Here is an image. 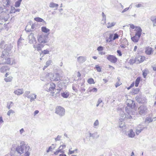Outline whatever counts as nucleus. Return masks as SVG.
I'll return each mask as SVG.
<instances>
[{
    "instance_id": "nucleus-15",
    "label": "nucleus",
    "mask_w": 156,
    "mask_h": 156,
    "mask_svg": "<svg viewBox=\"0 0 156 156\" xmlns=\"http://www.w3.org/2000/svg\"><path fill=\"white\" fill-rule=\"evenodd\" d=\"M153 51L152 50V48L150 47H147L145 49V52L146 54L147 55H150L152 54L153 52Z\"/></svg>"
},
{
    "instance_id": "nucleus-19",
    "label": "nucleus",
    "mask_w": 156,
    "mask_h": 156,
    "mask_svg": "<svg viewBox=\"0 0 156 156\" xmlns=\"http://www.w3.org/2000/svg\"><path fill=\"white\" fill-rule=\"evenodd\" d=\"M97 132H95L93 133H90L89 134L90 135V137H92L93 139H96L99 137V135H97Z\"/></svg>"
},
{
    "instance_id": "nucleus-14",
    "label": "nucleus",
    "mask_w": 156,
    "mask_h": 156,
    "mask_svg": "<svg viewBox=\"0 0 156 156\" xmlns=\"http://www.w3.org/2000/svg\"><path fill=\"white\" fill-rule=\"evenodd\" d=\"M87 59L86 57L80 56L77 58V61L80 63H82L84 62Z\"/></svg>"
},
{
    "instance_id": "nucleus-49",
    "label": "nucleus",
    "mask_w": 156,
    "mask_h": 156,
    "mask_svg": "<svg viewBox=\"0 0 156 156\" xmlns=\"http://www.w3.org/2000/svg\"><path fill=\"white\" fill-rule=\"evenodd\" d=\"M126 117V115L123 113V112H122V113H121L120 118L122 120L125 119Z\"/></svg>"
},
{
    "instance_id": "nucleus-21",
    "label": "nucleus",
    "mask_w": 156,
    "mask_h": 156,
    "mask_svg": "<svg viewBox=\"0 0 156 156\" xmlns=\"http://www.w3.org/2000/svg\"><path fill=\"white\" fill-rule=\"evenodd\" d=\"M54 77H55V78L54 79V80L55 81H58L59 80H60L61 75L58 73H56L53 75Z\"/></svg>"
},
{
    "instance_id": "nucleus-40",
    "label": "nucleus",
    "mask_w": 156,
    "mask_h": 156,
    "mask_svg": "<svg viewBox=\"0 0 156 156\" xmlns=\"http://www.w3.org/2000/svg\"><path fill=\"white\" fill-rule=\"evenodd\" d=\"M12 77L11 76H9L7 78H5L4 80L6 82H11L12 80Z\"/></svg>"
},
{
    "instance_id": "nucleus-57",
    "label": "nucleus",
    "mask_w": 156,
    "mask_h": 156,
    "mask_svg": "<svg viewBox=\"0 0 156 156\" xmlns=\"http://www.w3.org/2000/svg\"><path fill=\"white\" fill-rule=\"evenodd\" d=\"M97 50L98 51H102L103 50V48L102 46H100L98 48Z\"/></svg>"
},
{
    "instance_id": "nucleus-28",
    "label": "nucleus",
    "mask_w": 156,
    "mask_h": 156,
    "mask_svg": "<svg viewBox=\"0 0 156 156\" xmlns=\"http://www.w3.org/2000/svg\"><path fill=\"white\" fill-rule=\"evenodd\" d=\"M115 24L116 23L115 22H113L111 23L109 22L107 24V27L108 28H111L114 26Z\"/></svg>"
},
{
    "instance_id": "nucleus-56",
    "label": "nucleus",
    "mask_w": 156,
    "mask_h": 156,
    "mask_svg": "<svg viewBox=\"0 0 156 156\" xmlns=\"http://www.w3.org/2000/svg\"><path fill=\"white\" fill-rule=\"evenodd\" d=\"M147 71L146 70H144L143 71V76L144 78H145L146 76L147 75Z\"/></svg>"
},
{
    "instance_id": "nucleus-62",
    "label": "nucleus",
    "mask_w": 156,
    "mask_h": 156,
    "mask_svg": "<svg viewBox=\"0 0 156 156\" xmlns=\"http://www.w3.org/2000/svg\"><path fill=\"white\" fill-rule=\"evenodd\" d=\"M71 149H69V154H74L75 152V151H71Z\"/></svg>"
},
{
    "instance_id": "nucleus-5",
    "label": "nucleus",
    "mask_w": 156,
    "mask_h": 156,
    "mask_svg": "<svg viewBox=\"0 0 156 156\" xmlns=\"http://www.w3.org/2000/svg\"><path fill=\"white\" fill-rule=\"evenodd\" d=\"M65 110L62 107L58 106L55 108V113L60 116H64L65 114Z\"/></svg>"
},
{
    "instance_id": "nucleus-42",
    "label": "nucleus",
    "mask_w": 156,
    "mask_h": 156,
    "mask_svg": "<svg viewBox=\"0 0 156 156\" xmlns=\"http://www.w3.org/2000/svg\"><path fill=\"white\" fill-rule=\"evenodd\" d=\"M22 41V39H20L18 41L17 44L18 48H20V47L22 46L23 45V44L21 41Z\"/></svg>"
},
{
    "instance_id": "nucleus-52",
    "label": "nucleus",
    "mask_w": 156,
    "mask_h": 156,
    "mask_svg": "<svg viewBox=\"0 0 156 156\" xmlns=\"http://www.w3.org/2000/svg\"><path fill=\"white\" fill-rule=\"evenodd\" d=\"M61 137H62V136H61L58 135L57 136V137L55 139V141H57L60 140Z\"/></svg>"
},
{
    "instance_id": "nucleus-43",
    "label": "nucleus",
    "mask_w": 156,
    "mask_h": 156,
    "mask_svg": "<svg viewBox=\"0 0 156 156\" xmlns=\"http://www.w3.org/2000/svg\"><path fill=\"white\" fill-rule=\"evenodd\" d=\"M62 148H59L58 150H57L54 153V154L55 155H57L59 153H64V151H62Z\"/></svg>"
},
{
    "instance_id": "nucleus-30",
    "label": "nucleus",
    "mask_w": 156,
    "mask_h": 156,
    "mask_svg": "<svg viewBox=\"0 0 156 156\" xmlns=\"http://www.w3.org/2000/svg\"><path fill=\"white\" fill-rule=\"evenodd\" d=\"M140 80V77H138L136 79L135 81V85L136 87L138 86L139 84Z\"/></svg>"
},
{
    "instance_id": "nucleus-59",
    "label": "nucleus",
    "mask_w": 156,
    "mask_h": 156,
    "mask_svg": "<svg viewBox=\"0 0 156 156\" xmlns=\"http://www.w3.org/2000/svg\"><path fill=\"white\" fill-rule=\"evenodd\" d=\"M102 15L103 16V20H104V21H105V20H106V16L105 15V14L103 12H102Z\"/></svg>"
},
{
    "instance_id": "nucleus-54",
    "label": "nucleus",
    "mask_w": 156,
    "mask_h": 156,
    "mask_svg": "<svg viewBox=\"0 0 156 156\" xmlns=\"http://www.w3.org/2000/svg\"><path fill=\"white\" fill-rule=\"evenodd\" d=\"M113 37V40H114L115 39H116L118 38L119 35L115 33L114 34V36Z\"/></svg>"
},
{
    "instance_id": "nucleus-4",
    "label": "nucleus",
    "mask_w": 156,
    "mask_h": 156,
    "mask_svg": "<svg viewBox=\"0 0 156 156\" xmlns=\"http://www.w3.org/2000/svg\"><path fill=\"white\" fill-rule=\"evenodd\" d=\"M55 84L53 83H48L44 86V88H46V90L48 92H51L52 94L54 93L53 91L55 89Z\"/></svg>"
},
{
    "instance_id": "nucleus-61",
    "label": "nucleus",
    "mask_w": 156,
    "mask_h": 156,
    "mask_svg": "<svg viewBox=\"0 0 156 156\" xmlns=\"http://www.w3.org/2000/svg\"><path fill=\"white\" fill-rule=\"evenodd\" d=\"M130 28L132 29H136V28L137 27V26H135L133 24H131L130 25Z\"/></svg>"
},
{
    "instance_id": "nucleus-58",
    "label": "nucleus",
    "mask_w": 156,
    "mask_h": 156,
    "mask_svg": "<svg viewBox=\"0 0 156 156\" xmlns=\"http://www.w3.org/2000/svg\"><path fill=\"white\" fill-rule=\"evenodd\" d=\"M135 7L136 8H139L141 7H143V6L141 4H138L136 5Z\"/></svg>"
},
{
    "instance_id": "nucleus-16",
    "label": "nucleus",
    "mask_w": 156,
    "mask_h": 156,
    "mask_svg": "<svg viewBox=\"0 0 156 156\" xmlns=\"http://www.w3.org/2000/svg\"><path fill=\"white\" fill-rule=\"evenodd\" d=\"M137 101L139 103H144L146 102V100L144 97H141L137 98L136 99Z\"/></svg>"
},
{
    "instance_id": "nucleus-29",
    "label": "nucleus",
    "mask_w": 156,
    "mask_h": 156,
    "mask_svg": "<svg viewBox=\"0 0 156 156\" xmlns=\"http://www.w3.org/2000/svg\"><path fill=\"white\" fill-rule=\"evenodd\" d=\"M41 30L43 32L45 33H48L50 31L49 29L44 27H41Z\"/></svg>"
},
{
    "instance_id": "nucleus-55",
    "label": "nucleus",
    "mask_w": 156,
    "mask_h": 156,
    "mask_svg": "<svg viewBox=\"0 0 156 156\" xmlns=\"http://www.w3.org/2000/svg\"><path fill=\"white\" fill-rule=\"evenodd\" d=\"M15 112L12 110H10L7 113V115L9 116L11 113H14Z\"/></svg>"
},
{
    "instance_id": "nucleus-23",
    "label": "nucleus",
    "mask_w": 156,
    "mask_h": 156,
    "mask_svg": "<svg viewBox=\"0 0 156 156\" xmlns=\"http://www.w3.org/2000/svg\"><path fill=\"white\" fill-rule=\"evenodd\" d=\"M29 98L30 99V101L31 102L34 100V99L36 98L37 95L34 94H30L29 97Z\"/></svg>"
},
{
    "instance_id": "nucleus-31",
    "label": "nucleus",
    "mask_w": 156,
    "mask_h": 156,
    "mask_svg": "<svg viewBox=\"0 0 156 156\" xmlns=\"http://www.w3.org/2000/svg\"><path fill=\"white\" fill-rule=\"evenodd\" d=\"M30 91H26L23 94V96L24 97H27V98H29L30 97Z\"/></svg>"
},
{
    "instance_id": "nucleus-32",
    "label": "nucleus",
    "mask_w": 156,
    "mask_h": 156,
    "mask_svg": "<svg viewBox=\"0 0 156 156\" xmlns=\"http://www.w3.org/2000/svg\"><path fill=\"white\" fill-rule=\"evenodd\" d=\"M69 94L66 92H64L61 93L62 96L64 98H67L69 96Z\"/></svg>"
},
{
    "instance_id": "nucleus-39",
    "label": "nucleus",
    "mask_w": 156,
    "mask_h": 156,
    "mask_svg": "<svg viewBox=\"0 0 156 156\" xmlns=\"http://www.w3.org/2000/svg\"><path fill=\"white\" fill-rule=\"evenodd\" d=\"M6 45L5 44V42L4 41H2L0 43V47L1 48H4L6 46Z\"/></svg>"
},
{
    "instance_id": "nucleus-47",
    "label": "nucleus",
    "mask_w": 156,
    "mask_h": 156,
    "mask_svg": "<svg viewBox=\"0 0 156 156\" xmlns=\"http://www.w3.org/2000/svg\"><path fill=\"white\" fill-rule=\"evenodd\" d=\"M11 4V2L10 0H6L5 2V5L7 6H9Z\"/></svg>"
},
{
    "instance_id": "nucleus-13",
    "label": "nucleus",
    "mask_w": 156,
    "mask_h": 156,
    "mask_svg": "<svg viewBox=\"0 0 156 156\" xmlns=\"http://www.w3.org/2000/svg\"><path fill=\"white\" fill-rule=\"evenodd\" d=\"M127 105L132 108L135 107V103L134 101L130 99L127 100Z\"/></svg>"
},
{
    "instance_id": "nucleus-6",
    "label": "nucleus",
    "mask_w": 156,
    "mask_h": 156,
    "mask_svg": "<svg viewBox=\"0 0 156 156\" xmlns=\"http://www.w3.org/2000/svg\"><path fill=\"white\" fill-rule=\"evenodd\" d=\"M47 36L44 34H42L38 35V40L40 43H46V38Z\"/></svg>"
},
{
    "instance_id": "nucleus-34",
    "label": "nucleus",
    "mask_w": 156,
    "mask_h": 156,
    "mask_svg": "<svg viewBox=\"0 0 156 156\" xmlns=\"http://www.w3.org/2000/svg\"><path fill=\"white\" fill-rule=\"evenodd\" d=\"M34 20L38 22H44V21L42 18H41L40 17H36L34 18Z\"/></svg>"
},
{
    "instance_id": "nucleus-41",
    "label": "nucleus",
    "mask_w": 156,
    "mask_h": 156,
    "mask_svg": "<svg viewBox=\"0 0 156 156\" xmlns=\"http://www.w3.org/2000/svg\"><path fill=\"white\" fill-rule=\"evenodd\" d=\"M117 79L118 80V81L115 84V86L116 87H117L122 84V83L120 82V78L119 77H118Z\"/></svg>"
},
{
    "instance_id": "nucleus-64",
    "label": "nucleus",
    "mask_w": 156,
    "mask_h": 156,
    "mask_svg": "<svg viewBox=\"0 0 156 156\" xmlns=\"http://www.w3.org/2000/svg\"><path fill=\"white\" fill-rule=\"evenodd\" d=\"M117 52L119 56H121L122 55V53L120 51L117 50Z\"/></svg>"
},
{
    "instance_id": "nucleus-18",
    "label": "nucleus",
    "mask_w": 156,
    "mask_h": 156,
    "mask_svg": "<svg viewBox=\"0 0 156 156\" xmlns=\"http://www.w3.org/2000/svg\"><path fill=\"white\" fill-rule=\"evenodd\" d=\"M140 37L138 36L137 35H136L135 34L134 36L131 37V39L133 42H137L139 41Z\"/></svg>"
},
{
    "instance_id": "nucleus-1",
    "label": "nucleus",
    "mask_w": 156,
    "mask_h": 156,
    "mask_svg": "<svg viewBox=\"0 0 156 156\" xmlns=\"http://www.w3.org/2000/svg\"><path fill=\"white\" fill-rule=\"evenodd\" d=\"M31 150L30 147L26 144L24 142H21L19 146L16 148V151L20 154L25 153L24 156H29L30 153L29 152Z\"/></svg>"
},
{
    "instance_id": "nucleus-17",
    "label": "nucleus",
    "mask_w": 156,
    "mask_h": 156,
    "mask_svg": "<svg viewBox=\"0 0 156 156\" xmlns=\"http://www.w3.org/2000/svg\"><path fill=\"white\" fill-rule=\"evenodd\" d=\"M58 6V5L53 2H51L49 5V7L51 8H55L54 10L57 9Z\"/></svg>"
},
{
    "instance_id": "nucleus-35",
    "label": "nucleus",
    "mask_w": 156,
    "mask_h": 156,
    "mask_svg": "<svg viewBox=\"0 0 156 156\" xmlns=\"http://www.w3.org/2000/svg\"><path fill=\"white\" fill-rule=\"evenodd\" d=\"M52 61L49 60L47 61L46 63V65L44 66L43 68H46L48 67L52 63Z\"/></svg>"
},
{
    "instance_id": "nucleus-2",
    "label": "nucleus",
    "mask_w": 156,
    "mask_h": 156,
    "mask_svg": "<svg viewBox=\"0 0 156 156\" xmlns=\"http://www.w3.org/2000/svg\"><path fill=\"white\" fill-rule=\"evenodd\" d=\"M10 56V53L7 52L5 51H2L0 56L1 59L2 60L3 64H10V59L9 57Z\"/></svg>"
},
{
    "instance_id": "nucleus-11",
    "label": "nucleus",
    "mask_w": 156,
    "mask_h": 156,
    "mask_svg": "<svg viewBox=\"0 0 156 156\" xmlns=\"http://www.w3.org/2000/svg\"><path fill=\"white\" fill-rule=\"evenodd\" d=\"M44 46V45L41 44H37L35 43V44L33 45V47L35 49H37V51H40L41 50V48Z\"/></svg>"
},
{
    "instance_id": "nucleus-12",
    "label": "nucleus",
    "mask_w": 156,
    "mask_h": 156,
    "mask_svg": "<svg viewBox=\"0 0 156 156\" xmlns=\"http://www.w3.org/2000/svg\"><path fill=\"white\" fill-rule=\"evenodd\" d=\"M135 30L136 31L135 35L138 36L140 37L142 32V30L139 27H137Z\"/></svg>"
},
{
    "instance_id": "nucleus-26",
    "label": "nucleus",
    "mask_w": 156,
    "mask_h": 156,
    "mask_svg": "<svg viewBox=\"0 0 156 156\" xmlns=\"http://www.w3.org/2000/svg\"><path fill=\"white\" fill-rule=\"evenodd\" d=\"M6 20H7L4 16H0V24H2Z\"/></svg>"
},
{
    "instance_id": "nucleus-46",
    "label": "nucleus",
    "mask_w": 156,
    "mask_h": 156,
    "mask_svg": "<svg viewBox=\"0 0 156 156\" xmlns=\"http://www.w3.org/2000/svg\"><path fill=\"white\" fill-rule=\"evenodd\" d=\"M87 82L89 83L90 84L92 83H94V80L93 79L91 78L87 80Z\"/></svg>"
},
{
    "instance_id": "nucleus-53",
    "label": "nucleus",
    "mask_w": 156,
    "mask_h": 156,
    "mask_svg": "<svg viewBox=\"0 0 156 156\" xmlns=\"http://www.w3.org/2000/svg\"><path fill=\"white\" fill-rule=\"evenodd\" d=\"M49 51L47 50H45L42 51V53L44 55L48 54L49 53Z\"/></svg>"
},
{
    "instance_id": "nucleus-33",
    "label": "nucleus",
    "mask_w": 156,
    "mask_h": 156,
    "mask_svg": "<svg viewBox=\"0 0 156 156\" xmlns=\"http://www.w3.org/2000/svg\"><path fill=\"white\" fill-rule=\"evenodd\" d=\"M139 91V89L138 88H133L132 91V93L134 94H137Z\"/></svg>"
},
{
    "instance_id": "nucleus-51",
    "label": "nucleus",
    "mask_w": 156,
    "mask_h": 156,
    "mask_svg": "<svg viewBox=\"0 0 156 156\" xmlns=\"http://www.w3.org/2000/svg\"><path fill=\"white\" fill-rule=\"evenodd\" d=\"M99 125V121L98 120H96L94 124V128H96V127H95L96 126H98Z\"/></svg>"
},
{
    "instance_id": "nucleus-48",
    "label": "nucleus",
    "mask_w": 156,
    "mask_h": 156,
    "mask_svg": "<svg viewBox=\"0 0 156 156\" xmlns=\"http://www.w3.org/2000/svg\"><path fill=\"white\" fill-rule=\"evenodd\" d=\"M16 9L15 7H13L11 6V10L10 11V12L11 13H14L16 12Z\"/></svg>"
},
{
    "instance_id": "nucleus-8",
    "label": "nucleus",
    "mask_w": 156,
    "mask_h": 156,
    "mask_svg": "<svg viewBox=\"0 0 156 156\" xmlns=\"http://www.w3.org/2000/svg\"><path fill=\"white\" fill-rule=\"evenodd\" d=\"M147 127H144L143 125L141 124L138 125L136 128V135H138L145 128Z\"/></svg>"
},
{
    "instance_id": "nucleus-45",
    "label": "nucleus",
    "mask_w": 156,
    "mask_h": 156,
    "mask_svg": "<svg viewBox=\"0 0 156 156\" xmlns=\"http://www.w3.org/2000/svg\"><path fill=\"white\" fill-rule=\"evenodd\" d=\"M119 126L121 128H123L125 126L124 123L122 121H121L120 122H119Z\"/></svg>"
},
{
    "instance_id": "nucleus-50",
    "label": "nucleus",
    "mask_w": 156,
    "mask_h": 156,
    "mask_svg": "<svg viewBox=\"0 0 156 156\" xmlns=\"http://www.w3.org/2000/svg\"><path fill=\"white\" fill-rule=\"evenodd\" d=\"M5 8V6L4 5L0 6V13H2L4 11L3 9Z\"/></svg>"
},
{
    "instance_id": "nucleus-38",
    "label": "nucleus",
    "mask_w": 156,
    "mask_h": 156,
    "mask_svg": "<svg viewBox=\"0 0 156 156\" xmlns=\"http://www.w3.org/2000/svg\"><path fill=\"white\" fill-rule=\"evenodd\" d=\"M153 119H152L151 117H147L145 119V122H147L148 123L150 122H152L153 121Z\"/></svg>"
},
{
    "instance_id": "nucleus-24",
    "label": "nucleus",
    "mask_w": 156,
    "mask_h": 156,
    "mask_svg": "<svg viewBox=\"0 0 156 156\" xmlns=\"http://www.w3.org/2000/svg\"><path fill=\"white\" fill-rule=\"evenodd\" d=\"M12 48V47L11 46V45L10 44L6 45V48L5 49L4 51H5L7 52H9L10 53Z\"/></svg>"
},
{
    "instance_id": "nucleus-37",
    "label": "nucleus",
    "mask_w": 156,
    "mask_h": 156,
    "mask_svg": "<svg viewBox=\"0 0 156 156\" xmlns=\"http://www.w3.org/2000/svg\"><path fill=\"white\" fill-rule=\"evenodd\" d=\"M22 0H19L16 1L15 3V6L16 7H19L20 6Z\"/></svg>"
},
{
    "instance_id": "nucleus-63",
    "label": "nucleus",
    "mask_w": 156,
    "mask_h": 156,
    "mask_svg": "<svg viewBox=\"0 0 156 156\" xmlns=\"http://www.w3.org/2000/svg\"><path fill=\"white\" fill-rule=\"evenodd\" d=\"M120 47L122 48H125L126 47V46L124 44H123L122 43H121V45H120Z\"/></svg>"
},
{
    "instance_id": "nucleus-60",
    "label": "nucleus",
    "mask_w": 156,
    "mask_h": 156,
    "mask_svg": "<svg viewBox=\"0 0 156 156\" xmlns=\"http://www.w3.org/2000/svg\"><path fill=\"white\" fill-rule=\"evenodd\" d=\"M102 102V100L101 98H99L98 99V100L97 102V103H98V104H100Z\"/></svg>"
},
{
    "instance_id": "nucleus-22",
    "label": "nucleus",
    "mask_w": 156,
    "mask_h": 156,
    "mask_svg": "<svg viewBox=\"0 0 156 156\" xmlns=\"http://www.w3.org/2000/svg\"><path fill=\"white\" fill-rule=\"evenodd\" d=\"M14 93L17 95H20L22 94L23 93V92L22 89H18L15 90Z\"/></svg>"
},
{
    "instance_id": "nucleus-25",
    "label": "nucleus",
    "mask_w": 156,
    "mask_h": 156,
    "mask_svg": "<svg viewBox=\"0 0 156 156\" xmlns=\"http://www.w3.org/2000/svg\"><path fill=\"white\" fill-rule=\"evenodd\" d=\"M113 34H109V36L108 38H106V42H111L113 40Z\"/></svg>"
},
{
    "instance_id": "nucleus-27",
    "label": "nucleus",
    "mask_w": 156,
    "mask_h": 156,
    "mask_svg": "<svg viewBox=\"0 0 156 156\" xmlns=\"http://www.w3.org/2000/svg\"><path fill=\"white\" fill-rule=\"evenodd\" d=\"M87 91L89 92H96L97 91V89L96 88L90 87L89 88Z\"/></svg>"
},
{
    "instance_id": "nucleus-10",
    "label": "nucleus",
    "mask_w": 156,
    "mask_h": 156,
    "mask_svg": "<svg viewBox=\"0 0 156 156\" xmlns=\"http://www.w3.org/2000/svg\"><path fill=\"white\" fill-rule=\"evenodd\" d=\"M29 42L30 44H34V42L36 43V40L35 37L34 36L33 34L31 33L28 36Z\"/></svg>"
},
{
    "instance_id": "nucleus-3",
    "label": "nucleus",
    "mask_w": 156,
    "mask_h": 156,
    "mask_svg": "<svg viewBox=\"0 0 156 156\" xmlns=\"http://www.w3.org/2000/svg\"><path fill=\"white\" fill-rule=\"evenodd\" d=\"M138 111L139 114L144 116L147 113L148 110L146 106L142 105L138 108Z\"/></svg>"
},
{
    "instance_id": "nucleus-44",
    "label": "nucleus",
    "mask_w": 156,
    "mask_h": 156,
    "mask_svg": "<svg viewBox=\"0 0 156 156\" xmlns=\"http://www.w3.org/2000/svg\"><path fill=\"white\" fill-rule=\"evenodd\" d=\"M129 63L132 65L135 63H136V62L135 61V58L134 59H130L129 61Z\"/></svg>"
},
{
    "instance_id": "nucleus-20",
    "label": "nucleus",
    "mask_w": 156,
    "mask_h": 156,
    "mask_svg": "<svg viewBox=\"0 0 156 156\" xmlns=\"http://www.w3.org/2000/svg\"><path fill=\"white\" fill-rule=\"evenodd\" d=\"M128 132V135L129 137L133 138L135 136V133L133 132L132 129H130Z\"/></svg>"
},
{
    "instance_id": "nucleus-36",
    "label": "nucleus",
    "mask_w": 156,
    "mask_h": 156,
    "mask_svg": "<svg viewBox=\"0 0 156 156\" xmlns=\"http://www.w3.org/2000/svg\"><path fill=\"white\" fill-rule=\"evenodd\" d=\"M150 20L153 23H156V16H151Z\"/></svg>"
},
{
    "instance_id": "nucleus-7",
    "label": "nucleus",
    "mask_w": 156,
    "mask_h": 156,
    "mask_svg": "<svg viewBox=\"0 0 156 156\" xmlns=\"http://www.w3.org/2000/svg\"><path fill=\"white\" fill-rule=\"evenodd\" d=\"M106 56V58L112 63H115L117 61V58L113 55H108Z\"/></svg>"
},
{
    "instance_id": "nucleus-9",
    "label": "nucleus",
    "mask_w": 156,
    "mask_h": 156,
    "mask_svg": "<svg viewBox=\"0 0 156 156\" xmlns=\"http://www.w3.org/2000/svg\"><path fill=\"white\" fill-rule=\"evenodd\" d=\"M146 57L143 56L139 55L135 58V61L136 64H138L142 62L145 60Z\"/></svg>"
}]
</instances>
